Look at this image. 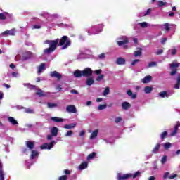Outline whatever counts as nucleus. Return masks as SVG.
I'll use <instances>...</instances> for the list:
<instances>
[{
    "instance_id": "1",
    "label": "nucleus",
    "mask_w": 180,
    "mask_h": 180,
    "mask_svg": "<svg viewBox=\"0 0 180 180\" xmlns=\"http://www.w3.org/2000/svg\"><path fill=\"white\" fill-rule=\"evenodd\" d=\"M179 63L173 62L169 64V68L172 70L170 72L171 77H174V75H177L176 78V83L174 84L173 88L174 89H180V74L178 73V67H179Z\"/></svg>"
},
{
    "instance_id": "2",
    "label": "nucleus",
    "mask_w": 180,
    "mask_h": 180,
    "mask_svg": "<svg viewBox=\"0 0 180 180\" xmlns=\"http://www.w3.org/2000/svg\"><path fill=\"white\" fill-rule=\"evenodd\" d=\"M59 41L60 39H56V40H45L44 44H49V47L44 50V54H51V53H53V51L57 49V44H58Z\"/></svg>"
},
{
    "instance_id": "3",
    "label": "nucleus",
    "mask_w": 180,
    "mask_h": 180,
    "mask_svg": "<svg viewBox=\"0 0 180 180\" xmlns=\"http://www.w3.org/2000/svg\"><path fill=\"white\" fill-rule=\"evenodd\" d=\"M58 46H62L61 49L65 50V49H68V47L71 46V40L68 38V36H63L60 39H59Z\"/></svg>"
},
{
    "instance_id": "4",
    "label": "nucleus",
    "mask_w": 180,
    "mask_h": 180,
    "mask_svg": "<svg viewBox=\"0 0 180 180\" xmlns=\"http://www.w3.org/2000/svg\"><path fill=\"white\" fill-rule=\"evenodd\" d=\"M140 174L141 172H136L134 174H122L121 173L117 174V180H125L128 179V178H137V176H140Z\"/></svg>"
},
{
    "instance_id": "5",
    "label": "nucleus",
    "mask_w": 180,
    "mask_h": 180,
    "mask_svg": "<svg viewBox=\"0 0 180 180\" xmlns=\"http://www.w3.org/2000/svg\"><path fill=\"white\" fill-rule=\"evenodd\" d=\"M98 27H101V30H96V27L95 26H91L90 28H89L87 30L88 35L92 36V34H98V33H101L103 29V25L100 24L98 25Z\"/></svg>"
},
{
    "instance_id": "6",
    "label": "nucleus",
    "mask_w": 180,
    "mask_h": 180,
    "mask_svg": "<svg viewBox=\"0 0 180 180\" xmlns=\"http://www.w3.org/2000/svg\"><path fill=\"white\" fill-rule=\"evenodd\" d=\"M25 145H26L27 148H22V153L24 154L27 155V154H29L30 151H31V150H33V148H34V142L30 141H27L25 142Z\"/></svg>"
},
{
    "instance_id": "7",
    "label": "nucleus",
    "mask_w": 180,
    "mask_h": 180,
    "mask_svg": "<svg viewBox=\"0 0 180 180\" xmlns=\"http://www.w3.org/2000/svg\"><path fill=\"white\" fill-rule=\"evenodd\" d=\"M56 144V141H52L50 143H45L40 146L41 150H51L54 145Z\"/></svg>"
},
{
    "instance_id": "8",
    "label": "nucleus",
    "mask_w": 180,
    "mask_h": 180,
    "mask_svg": "<svg viewBox=\"0 0 180 180\" xmlns=\"http://www.w3.org/2000/svg\"><path fill=\"white\" fill-rule=\"evenodd\" d=\"M36 95H38L40 98L41 97H47L51 95L50 92H44L41 89H38L37 91L36 92Z\"/></svg>"
},
{
    "instance_id": "9",
    "label": "nucleus",
    "mask_w": 180,
    "mask_h": 180,
    "mask_svg": "<svg viewBox=\"0 0 180 180\" xmlns=\"http://www.w3.org/2000/svg\"><path fill=\"white\" fill-rule=\"evenodd\" d=\"M117 40H122V41H117V43L118 46H120L126 45V44L128 43V41H129L127 40V38H126L124 37H120Z\"/></svg>"
},
{
    "instance_id": "10",
    "label": "nucleus",
    "mask_w": 180,
    "mask_h": 180,
    "mask_svg": "<svg viewBox=\"0 0 180 180\" xmlns=\"http://www.w3.org/2000/svg\"><path fill=\"white\" fill-rule=\"evenodd\" d=\"M66 112L68 113H77V107L72 105H68L66 107Z\"/></svg>"
},
{
    "instance_id": "11",
    "label": "nucleus",
    "mask_w": 180,
    "mask_h": 180,
    "mask_svg": "<svg viewBox=\"0 0 180 180\" xmlns=\"http://www.w3.org/2000/svg\"><path fill=\"white\" fill-rule=\"evenodd\" d=\"M83 77H91L92 75V70L89 68H85L82 71Z\"/></svg>"
},
{
    "instance_id": "12",
    "label": "nucleus",
    "mask_w": 180,
    "mask_h": 180,
    "mask_svg": "<svg viewBox=\"0 0 180 180\" xmlns=\"http://www.w3.org/2000/svg\"><path fill=\"white\" fill-rule=\"evenodd\" d=\"M50 76L53 78H57V79H60V78H63V75L57 71H52L50 72Z\"/></svg>"
},
{
    "instance_id": "13",
    "label": "nucleus",
    "mask_w": 180,
    "mask_h": 180,
    "mask_svg": "<svg viewBox=\"0 0 180 180\" xmlns=\"http://www.w3.org/2000/svg\"><path fill=\"white\" fill-rule=\"evenodd\" d=\"M50 119L52 122H54V123H63L65 122V119L58 117H51Z\"/></svg>"
},
{
    "instance_id": "14",
    "label": "nucleus",
    "mask_w": 180,
    "mask_h": 180,
    "mask_svg": "<svg viewBox=\"0 0 180 180\" xmlns=\"http://www.w3.org/2000/svg\"><path fill=\"white\" fill-rule=\"evenodd\" d=\"M160 27H161L162 30H166V32H169L171 30V27H169L170 25L168 22H166L163 25H159Z\"/></svg>"
},
{
    "instance_id": "15",
    "label": "nucleus",
    "mask_w": 180,
    "mask_h": 180,
    "mask_svg": "<svg viewBox=\"0 0 180 180\" xmlns=\"http://www.w3.org/2000/svg\"><path fill=\"white\" fill-rule=\"evenodd\" d=\"M41 16H44V18H46V19L49 22H53V20H54V19L53 18V15H51L49 13H44L43 14H41Z\"/></svg>"
},
{
    "instance_id": "16",
    "label": "nucleus",
    "mask_w": 180,
    "mask_h": 180,
    "mask_svg": "<svg viewBox=\"0 0 180 180\" xmlns=\"http://www.w3.org/2000/svg\"><path fill=\"white\" fill-rule=\"evenodd\" d=\"M16 32V30L15 28L7 30L3 32V34L8 35V36H15V33Z\"/></svg>"
},
{
    "instance_id": "17",
    "label": "nucleus",
    "mask_w": 180,
    "mask_h": 180,
    "mask_svg": "<svg viewBox=\"0 0 180 180\" xmlns=\"http://www.w3.org/2000/svg\"><path fill=\"white\" fill-rule=\"evenodd\" d=\"M116 64L117 65H124L126 64V59L124 58H117Z\"/></svg>"
},
{
    "instance_id": "18",
    "label": "nucleus",
    "mask_w": 180,
    "mask_h": 180,
    "mask_svg": "<svg viewBox=\"0 0 180 180\" xmlns=\"http://www.w3.org/2000/svg\"><path fill=\"white\" fill-rule=\"evenodd\" d=\"M131 105L127 101H124L122 103V108L124 109V110H127L128 109H130Z\"/></svg>"
},
{
    "instance_id": "19",
    "label": "nucleus",
    "mask_w": 180,
    "mask_h": 180,
    "mask_svg": "<svg viewBox=\"0 0 180 180\" xmlns=\"http://www.w3.org/2000/svg\"><path fill=\"white\" fill-rule=\"evenodd\" d=\"M73 75L75 78H81V77H83L82 71L77 70L73 72Z\"/></svg>"
},
{
    "instance_id": "20",
    "label": "nucleus",
    "mask_w": 180,
    "mask_h": 180,
    "mask_svg": "<svg viewBox=\"0 0 180 180\" xmlns=\"http://www.w3.org/2000/svg\"><path fill=\"white\" fill-rule=\"evenodd\" d=\"M7 120L11 124H13V126H16V124H18V120H15L14 117H8L7 118Z\"/></svg>"
},
{
    "instance_id": "21",
    "label": "nucleus",
    "mask_w": 180,
    "mask_h": 180,
    "mask_svg": "<svg viewBox=\"0 0 180 180\" xmlns=\"http://www.w3.org/2000/svg\"><path fill=\"white\" fill-rule=\"evenodd\" d=\"M171 95H172V94H169L167 91H162L159 93V96H160V98H169Z\"/></svg>"
},
{
    "instance_id": "22",
    "label": "nucleus",
    "mask_w": 180,
    "mask_h": 180,
    "mask_svg": "<svg viewBox=\"0 0 180 180\" xmlns=\"http://www.w3.org/2000/svg\"><path fill=\"white\" fill-rule=\"evenodd\" d=\"M46 70V64L41 63L38 68V74L40 75Z\"/></svg>"
},
{
    "instance_id": "23",
    "label": "nucleus",
    "mask_w": 180,
    "mask_h": 180,
    "mask_svg": "<svg viewBox=\"0 0 180 180\" xmlns=\"http://www.w3.org/2000/svg\"><path fill=\"white\" fill-rule=\"evenodd\" d=\"M98 133L99 131L98 129L94 130L90 136V140H94V139H96V137H98Z\"/></svg>"
},
{
    "instance_id": "24",
    "label": "nucleus",
    "mask_w": 180,
    "mask_h": 180,
    "mask_svg": "<svg viewBox=\"0 0 180 180\" xmlns=\"http://www.w3.org/2000/svg\"><path fill=\"white\" fill-rule=\"evenodd\" d=\"M161 147V144L160 143H157L155 145V146L153 148V149L152 150V153L153 154H157V153H158V151H160V148Z\"/></svg>"
},
{
    "instance_id": "25",
    "label": "nucleus",
    "mask_w": 180,
    "mask_h": 180,
    "mask_svg": "<svg viewBox=\"0 0 180 180\" xmlns=\"http://www.w3.org/2000/svg\"><path fill=\"white\" fill-rule=\"evenodd\" d=\"M51 134L53 137H56L57 134H58V128L54 127L51 130Z\"/></svg>"
},
{
    "instance_id": "26",
    "label": "nucleus",
    "mask_w": 180,
    "mask_h": 180,
    "mask_svg": "<svg viewBox=\"0 0 180 180\" xmlns=\"http://www.w3.org/2000/svg\"><path fill=\"white\" fill-rule=\"evenodd\" d=\"M153 79V77L150 75L145 77L143 79H142L143 84H148L150 81Z\"/></svg>"
},
{
    "instance_id": "27",
    "label": "nucleus",
    "mask_w": 180,
    "mask_h": 180,
    "mask_svg": "<svg viewBox=\"0 0 180 180\" xmlns=\"http://www.w3.org/2000/svg\"><path fill=\"white\" fill-rule=\"evenodd\" d=\"M0 180H5V174L4 173V169H2V164L0 162Z\"/></svg>"
},
{
    "instance_id": "28",
    "label": "nucleus",
    "mask_w": 180,
    "mask_h": 180,
    "mask_svg": "<svg viewBox=\"0 0 180 180\" xmlns=\"http://www.w3.org/2000/svg\"><path fill=\"white\" fill-rule=\"evenodd\" d=\"M85 168H88V162H84L79 166V169L80 171L85 169Z\"/></svg>"
},
{
    "instance_id": "29",
    "label": "nucleus",
    "mask_w": 180,
    "mask_h": 180,
    "mask_svg": "<svg viewBox=\"0 0 180 180\" xmlns=\"http://www.w3.org/2000/svg\"><path fill=\"white\" fill-rule=\"evenodd\" d=\"M39 156V152L37 150H32L31 156H30V160H34L36 157Z\"/></svg>"
},
{
    "instance_id": "30",
    "label": "nucleus",
    "mask_w": 180,
    "mask_h": 180,
    "mask_svg": "<svg viewBox=\"0 0 180 180\" xmlns=\"http://www.w3.org/2000/svg\"><path fill=\"white\" fill-rule=\"evenodd\" d=\"M95 82L94 81V79H92L91 77H89L86 79V85H88L89 86H91V85H93V84Z\"/></svg>"
},
{
    "instance_id": "31",
    "label": "nucleus",
    "mask_w": 180,
    "mask_h": 180,
    "mask_svg": "<svg viewBox=\"0 0 180 180\" xmlns=\"http://www.w3.org/2000/svg\"><path fill=\"white\" fill-rule=\"evenodd\" d=\"M171 147H172V143L169 142H166L163 143V148L165 150H169V148H171Z\"/></svg>"
},
{
    "instance_id": "32",
    "label": "nucleus",
    "mask_w": 180,
    "mask_h": 180,
    "mask_svg": "<svg viewBox=\"0 0 180 180\" xmlns=\"http://www.w3.org/2000/svg\"><path fill=\"white\" fill-rule=\"evenodd\" d=\"M144 92H145V94H151V92H153V87L146 86L144 88Z\"/></svg>"
},
{
    "instance_id": "33",
    "label": "nucleus",
    "mask_w": 180,
    "mask_h": 180,
    "mask_svg": "<svg viewBox=\"0 0 180 180\" xmlns=\"http://www.w3.org/2000/svg\"><path fill=\"white\" fill-rule=\"evenodd\" d=\"M141 49H140V50H139V51H135L134 52V57H140V56H141V54H143V52L141 51Z\"/></svg>"
},
{
    "instance_id": "34",
    "label": "nucleus",
    "mask_w": 180,
    "mask_h": 180,
    "mask_svg": "<svg viewBox=\"0 0 180 180\" xmlns=\"http://www.w3.org/2000/svg\"><path fill=\"white\" fill-rule=\"evenodd\" d=\"M127 95L129 96H131V99H136L137 95L136 94H134L133 92L131 90H128L127 91Z\"/></svg>"
},
{
    "instance_id": "35",
    "label": "nucleus",
    "mask_w": 180,
    "mask_h": 180,
    "mask_svg": "<svg viewBox=\"0 0 180 180\" xmlns=\"http://www.w3.org/2000/svg\"><path fill=\"white\" fill-rule=\"evenodd\" d=\"M75 126H76L75 124H66L64 126V129H67L68 130H70L71 129H74Z\"/></svg>"
},
{
    "instance_id": "36",
    "label": "nucleus",
    "mask_w": 180,
    "mask_h": 180,
    "mask_svg": "<svg viewBox=\"0 0 180 180\" xmlns=\"http://www.w3.org/2000/svg\"><path fill=\"white\" fill-rule=\"evenodd\" d=\"M47 106L49 109H53L54 108H57V106H58V105H57V103H48Z\"/></svg>"
},
{
    "instance_id": "37",
    "label": "nucleus",
    "mask_w": 180,
    "mask_h": 180,
    "mask_svg": "<svg viewBox=\"0 0 180 180\" xmlns=\"http://www.w3.org/2000/svg\"><path fill=\"white\" fill-rule=\"evenodd\" d=\"M96 155V153L93 152L92 153H90L88 156H87V160H94V158H95V156Z\"/></svg>"
},
{
    "instance_id": "38",
    "label": "nucleus",
    "mask_w": 180,
    "mask_h": 180,
    "mask_svg": "<svg viewBox=\"0 0 180 180\" xmlns=\"http://www.w3.org/2000/svg\"><path fill=\"white\" fill-rule=\"evenodd\" d=\"M7 15L8 13H0V20H5V19H6Z\"/></svg>"
},
{
    "instance_id": "39",
    "label": "nucleus",
    "mask_w": 180,
    "mask_h": 180,
    "mask_svg": "<svg viewBox=\"0 0 180 180\" xmlns=\"http://www.w3.org/2000/svg\"><path fill=\"white\" fill-rule=\"evenodd\" d=\"M157 2H158V6H159V8H161L167 5V2H164L162 1H158Z\"/></svg>"
},
{
    "instance_id": "40",
    "label": "nucleus",
    "mask_w": 180,
    "mask_h": 180,
    "mask_svg": "<svg viewBox=\"0 0 180 180\" xmlns=\"http://www.w3.org/2000/svg\"><path fill=\"white\" fill-rule=\"evenodd\" d=\"M168 54H171L172 56H175V54H176V49H169L168 51Z\"/></svg>"
},
{
    "instance_id": "41",
    "label": "nucleus",
    "mask_w": 180,
    "mask_h": 180,
    "mask_svg": "<svg viewBox=\"0 0 180 180\" xmlns=\"http://www.w3.org/2000/svg\"><path fill=\"white\" fill-rule=\"evenodd\" d=\"M152 67H157V62H150L149 63L148 65V68H151Z\"/></svg>"
},
{
    "instance_id": "42",
    "label": "nucleus",
    "mask_w": 180,
    "mask_h": 180,
    "mask_svg": "<svg viewBox=\"0 0 180 180\" xmlns=\"http://www.w3.org/2000/svg\"><path fill=\"white\" fill-rule=\"evenodd\" d=\"M167 136H168V132H167L166 131L162 132L161 134H160V139L162 140H164V139H165V137H167Z\"/></svg>"
},
{
    "instance_id": "43",
    "label": "nucleus",
    "mask_w": 180,
    "mask_h": 180,
    "mask_svg": "<svg viewBox=\"0 0 180 180\" xmlns=\"http://www.w3.org/2000/svg\"><path fill=\"white\" fill-rule=\"evenodd\" d=\"M72 134H74V132L72 131H68L67 133L65 134V137H71Z\"/></svg>"
},
{
    "instance_id": "44",
    "label": "nucleus",
    "mask_w": 180,
    "mask_h": 180,
    "mask_svg": "<svg viewBox=\"0 0 180 180\" xmlns=\"http://www.w3.org/2000/svg\"><path fill=\"white\" fill-rule=\"evenodd\" d=\"M107 107H108V105L106 104H102V105H98V110H103V109H105Z\"/></svg>"
},
{
    "instance_id": "45",
    "label": "nucleus",
    "mask_w": 180,
    "mask_h": 180,
    "mask_svg": "<svg viewBox=\"0 0 180 180\" xmlns=\"http://www.w3.org/2000/svg\"><path fill=\"white\" fill-rule=\"evenodd\" d=\"M152 11H153V10H152L151 8H148V9L145 12V14L141 15V16H148V15H150V13H151Z\"/></svg>"
},
{
    "instance_id": "46",
    "label": "nucleus",
    "mask_w": 180,
    "mask_h": 180,
    "mask_svg": "<svg viewBox=\"0 0 180 180\" xmlns=\"http://www.w3.org/2000/svg\"><path fill=\"white\" fill-rule=\"evenodd\" d=\"M139 25L141 26V27H147L148 26V23L146 22H139Z\"/></svg>"
},
{
    "instance_id": "47",
    "label": "nucleus",
    "mask_w": 180,
    "mask_h": 180,
    "mask_svg": "<svg viewBox=\"0 0 180 180\" xmlns=\"http://www.w3.org/2000/svg\"><path fill=\"white\" fill-rule=\"evenodd\" d=\"M109 92H110L109 87H107V88L104 90L103 95L104 96H106V95H109Z\"/></svg>"
},
{
    "instance_id": "48",
    "label": "nucleus",
    "mask_w": 180,
    "mask_h": 180,
    "mask_svg": "<svg viewBox=\"0 0 180 180\" xmlns=\"http://www.w3.org/2000/svg\"><path fill=\"white\" fill-rule=\"evenodd\" d=\"M122 117H117L115 119V123H120V122H122Z\"/></svg>"
},
{
    "instance_id": "49",
    "label": "nucleus",
    "mask_w": 180,
    "mask_h": 180,
    "mask_svg": "<svg viewBox=\"0 0 180 180\" xmlns=\"http://www.w3.org/2000/svg\"><path fill=\"white\" fill-rule=\"evenodd\" d=\"M138 63H140V60L139 59H135L131 63V65L134 66L136 65V64H137Z\"/></svg>"
},
{
    "instance_id": "50",
    "label": "nucleus",
    "mask_w": 180,
    "mask_h": 180,
    "mask_svg": "<svg viewBox=\"0 0 180 180\" xmlns=\"http://www.w3.org/2000/svg\"><path fill=\"white\" fill-rule=\"evenodd\" d=\"M180 127V122H177L176 125L174 126V130H176V131H178V129H179Z\"/></svg>"
},
{
    "instance_id": "51",
    "label": "nucleus",
    "mask_w": 180,
    "mask_h": 180,
    "mask_svg": "<svg viewBox=\"0 0 180 180\" xmlns=\"http://www.w3.org/2000/svg\"><path fill=\"white\" fill-rule=\"evenodd\" d=\"M105 75H100L97 77L96 78V81H102V79H103Z\"/></svg>"
},
{
    "instance_id": "52",
    "label": "nucleus",
    "mask_w": 180,
    "mask_h": 180,
    "mask_svg": "<svg viewBox=\"0 0 180 180\" xmlns=\"http://www.w3.org/2000/svg\"><path fill=\"white\" fill-rule=\"evenodd\" d=\"M33 163H32V160H27L26 162H25V165L27 167H30V165H32Z\"/></svg>"
},
{
    "instance_id": "53",
    "label": "nucleus",
    "mask_w": 180,
    "mask_h": 180,
    "mask_svg": "<svg viewBox=\"0 0 180 180\" xmlns=\"http://www.w3.org/2000/svg\"><path fill=\"white\" fill-rule=\"evenodd\" d=\"M167 178H169V172H165L163 175V179H167Z\"/></svg>"
},
{
    "instance_id": "54",
    "label": "nucleus",
    "mask_w": 180,
    "mask_h": 180,
    "mask_svg": "<svg viewBox=\"0 0 180 180\" xmlns=\"http://www.w3.org/2000/svg\"><path fill=\"white\" fill-rule=\"evenodd\" d=\"M165 162H167V156H164L163 158H162V160H161L162 164H165Z\"/></svg>"
},
{
    "instance_id": "55",
    "label": "nucleus",
    "mask_w": 180,
    "mask_h": 180,
    "mask_svg": "<svg viewBox=\"0 0 180 180\" xmlns=\"http://www.w3.org/2000/svg\"><path fill=\"white\" fill-rule=\"evenodd\" d=\"M105 57H106L105 53H101L100 55H98V58H100V60H103Z\"/></svg>"
},
{
    "instance_id": "56",
    "label": "nucleus",
    "mask_w": 180,
    "mask_h": 180,
    "mask_svg": "<svg viewBox=\"0 0 180 180\" xmlns=\"http://www.w3.org/2000/svg\"><path fill=\"white\" fill-rule=\"evenodd\" d=\"M176 133H178V131H176L175 129H174L173 131L170 134V136L172 137H174V136H176Z\"/></svg>"
},
{
    "instance_id": "57",
    "label": "nucleus",
    "mask_w": 180,
    "mask_h": 180,
    "mask_svg": "<svg viewBox=\"0 0 180 180\" xmlns=\"http://www.w3.org/2000/svg\"><path fill=\"white\" fill-rule=\"evenodd\" d=\"M25 113H34V110L30 108H27L25 110Z\"/></svg>"
},
{
    "instance_id": "58",
    "label": "nucleus",
    "mask_w": 180,
    "mask_h": 180,
    "mask_svg": "<svg viewBox=\"0 0 180 180\" xmlns=\"http://www.w3.org/2000/svg\"><path fill=\"white\" fill-rule=\"evenodd\" d=\"M164 53V50H162V49H159V50H158V51L156 52V54L158 55V56H160V54H162Z\"/></svg>"
},
{
    "instance_id": "59",
    "label": "nucleus",
    "mask_w": 180,
    "mask_h": 180,
    "mask_svg": "<svg viewBox=\"0 0 180 180\" xmlns=\"http://www.w3.org/2000/svg\"><path fill=\"white\" fill-rule=\"evenodd\" d=\"M70 94H73V95H78V91L75 89L70 90Z\"/></svg>"
},
{
    "instance_id": "60",
    "label": "nucleus",
    "mask_w": 180,
    "mask_h": 180,
    "mask_svg": "<svg viewBox=\"0 0 180 180\" xmlns=\"http://www.w3.org/2000/svg\"><path fill=\"white\" fill-rule=\"evenodd\" d=\"M67 179H68V176L66 175H63L59 177L58 180H67Z\"/></svg>"
},
{
    "instance_id": "61",
    "label": "nucleus",
    "mask_w": 180,
    "mask_h": 180,
    "mask_svg": "<svg viewBox=\"0 0 180 180\" xmlns=\"http://www.w3.org/2000/svg\"><path fill=\"white\" fill-rule=\"evenodd\" d=\"M178 176V174H172L169 176V179H174V178H176Z\"/></svg>"
},
{
    "instance_id": "62",
    "label": "nucleus",
    "mask_w": 180,
    "mask_h": 180,
    "mask_svg": "<svg viewBox=\"0 0 180 180\" xmlns=\"http://www.w3.org/2000/svg\"><path fill=\"white\" fill-rule=\"evenodd\" d=\"M51 16L53 18V20L58 19V18L60 17V15H58V14H52Z\"/></svg>"
},
{
    "instance_id": "63",
    "label": "nucleus",
    "mask_w": 180,
    "mask_h": 180,
    "mask_svg": "<svg viewBox=\"0 0 180 180\" xmlns=\"http://www.w3.org/2000/svg\"><path fill=\"white\" fill-rule=\"evenodd\" d=\"M101 73H102V70L101 69L95 70V74H96L97 75H99V74H101Z\"/></svg>"
},
{
    "instance_id": "64",
    "label": "nucleus",
    "mask_w": 180,
    "mask_h": 180,
    "mask_svg": "<svg viewBox=\"0 0 180 180\" xmlns=\"http://www.w3.org/2000/svg\"><path fill=\"white\" fill-rule=\"evenodd\" d=\"M56 89L60 91L61 89H63V88L61 87V85L58 84L56 86Z\"/></svg>"
}]
</instances>
